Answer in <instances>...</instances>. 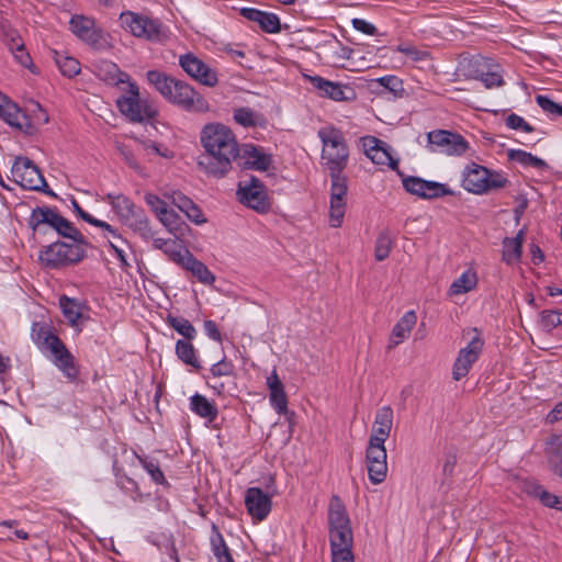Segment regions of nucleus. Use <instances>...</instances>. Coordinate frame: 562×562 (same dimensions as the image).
Listing matches in <instances>:
<instances>
[{"label":"nucleus","mask_w":562,"mask_h":562,"mask_svg":"<svg viewBox=\"0 0 562 562\" xmlns=\"http://www.w3.org/2000/svg\"><path fill=\"white\" fill-rule=\"evenodd\" d=\"M113 85L126 91L128 95H120L115 103L119 111L132 123L149 125L159 131L158 125L166 127L159 120L158 105L148 99L139 97L138 86L130 80V76L122 71L116 64H108V85Z\"/></svg>","instance_id":"1"},{"label":"nucleus","mask_w":562,"mask_h":562,"mask_svg":"<svg viewBox=\"0 0 562 562\" xmlns=\"http://www.w3.org/2000/svg\"><path fill=\"white\" fill-rule=\"evenodd\" d=\"M146 77L156 91L180 109L194 113H204L210 110L209 102L189 83L159 70H149Z\"/></svg>","instance_id":"2"},{"label":"nucleus","mask_w":562,"mask_h":562,"mask_svg":"<svg viewBox=\"0 0 562 562\" xmlns=\"http://www.w3.org/2000/svg\"><path fill=\"white\" fill-rule=\"evenodd\" d=\"M328 526L331 561L353 560L350 519L344 502L337 495H333L329 501Z\"/></svg>","instance_id":"3"},{"label":"nucleus","mask_w":562,"mask_h":562,"mask_svg":"<svg viewBox=\"0 0 562 562\" xmlns=\"http://www.w3.org/2000/svg\"><path fill=\"white\" fill-rule=\"evenodd\" d=\"M204 151L196 158L199 169L209 176L222 178L240 156V143H203Z\"/></svg>","instance_id":"4"},{"label":"nucleus","mask_w":562,"mask_h":562,"mask_svg":"<svg viewBox=\"0 0 562 562\" xmlns=\"http://www.w3.org/2000/svg\"><path fill=\"white\" fill-rule=\"evenodd\" d=\"M32 339L41 350H49L54 357V363L70 380L77 378L78 371L74 363V357L65 344L50 329L40 323L32 326Z\"/></svg>","instance_id":"5"},{"label":"nucleus","mask_w":562,"mask_h":562,"mask_svg":"<svg viewBox=\"0 0 562 562\" xmlns=\"http://www.w3.org/2000/svg\"><path fill=\"white\" fill-rule=\"evenodd\" d=\"M508 180L499 172L472 164L463 173L462 187L472 193L483 194L506 187Z\"/></svg>","instance_id":"6"},{"label":"nucleus","mask_w":562,"mask_h":562,"mask_svg":"<svg viewBox=\"0 0 562 562\" xmlns=\"http://www.w3.org/2000/svg\"><path fill=\"white\" fill-rule=\"evenodd\" d=\"M11 175L13 180L23 189L40 191L47 195L56 196L49 189L41 170L27 157L19 156L15 158L11 168Z\"/></svg>","instance_id":"7"},{"label":"nucleus","mask_w":562,"mask_h":562,"mask_svg":"<svg viewBox=\"0 0 562 562\" xmlns=\"http://www.w3.org/2000/svg\"><path fill=\"white\" fill-rule=\"evenodd\" d=\"M120 20L136 37L159 43L168 38V29L158 19L124 12L120 14Z\"/></svg>","instance_id":"8"},{"label":"nucleus","mask_w":562,"mask_h":562,"mask_svg":"<svg viewBox=\"0 0 562 562\" xmlns=\"http://www.w3.org/2000/svg\"><path fill=\"white\" fill-rule=\"evenodd\" d=\"M83 258V250L78 244L56 241L41 250L38 259L48 269H57L76 263Z\"/></svg>","instance_id":"9"},{"label":"nucleus","mask_w":562,"mask_h":562,"mask_svg":"<svg viewBox=\"0 0 562 562\" xmlns=\"http://www.w3.org/2000/svg\"><path fill=\"white\" fill-rule=\"evenodd\" d=\"M474 336L464 348H461L454 360L452 368V378L454 381H460L467 376L472 366L477 361L484 347V339L481 337V331L473 327L469 330Z\"/></svg>","instance_id":"10"},{"label":"nucleus","mask_w":562,"mask_h":562,"mask_svg":"<svg viewBox=\"0 0 562 562\" xmlns=\"http://www.w3.org/2000/svg\"><path fill=\"white\" fill-rule=\"evenodd\" d=\"M330 206L329 225L340 227L346 212V202L348 193L347 178L341 173L330 175Z\"/></svg>","instance_id":"11"},{"label":"nucleus","mask_w":562,"mask_h":562,"mask_svg":"<svg viewBox=\"0 0 562 562\" xmlns=\"http://www.w3.org/2000/svg\"><path fill=\"white\" fill-rule=\"evenodd\" d=\"M387 453L384 443L372 442L369 440L366 449V462L368 476L372 484L376 485L386 479L387 475Z\"/></svg>","instance_id":"12"},{"label":"nucleus","mask_w":562,"mask_h":562,"mask_svg":"<svg viewBox=\"0 0 562 562\" xmlns=\"http://www.w3.org/2000/svg\"><path fill=\"white\" fill-rule=\"evenodd\" d=\"M179 64L190 77L200 83L207 87L217 85L218 79L216 71L195 55L191 53L182 55L179 59Z\"/></svg>","instance_id":"13"},{"label":"nucleus","mask_w":562,"mask_h":562,"mask_svg":"<svg viewBox=\"0 0 562 562\" xmlns=\"http://www.w3.org/2000/svg\"><path fill=\"white\" fill-rule=\"evenodd\" d=\"M306 79L318 91L321 98H328L334 101H352L356 99V91L347 85L334 82L321 76H306Z\"/></svg>","instance_id":"14"},{"label":"nucleus","mask_w":562,"mask_h":562,"mask_svg":"<svg viewBox=\"0 0 562 562\" xmlns=\"http://www.w3.org/2000/svg\"><path fill=\"white\" fill-rule=\"evenodd\" d=\"M237 193L241 203L257 212L263 213L270 207L262 182L254 176L250 177L249 182L246 186L241 187L239 184Z\"/></svg>","instance_id":"15"},{"label":"nucleus","mask_w":562,"mask_h":562,"mask_svg":"<svg viewBox=\"0 0 562 562\" xmlns=\"http://www.w3.org/2000/svg\"><path fill=\"white\" fill-rule=\"evenodd\" d=\"M404 189L423 199H434L443 196L450 193L445 184L424 180L419 177H407L403 179Z\"/></svg>","instance_id":"16"},{"label":"nucleus","mask_w":562,"mask_h":562,"mask_svg":"<svg viewBox=\"0 0 562 562\" xmlns=\"http://www.w3.org/2000/svg\"><path fill=\"white\" fill-rule=\"evenodd\" d=\"M271 496L259 487H249L245 494V506L256 520H265L271 512Z\"/></svg>","instance_id":"17"},{"label":"nucleus","mask_w":562,"mask_h":562,"mask_svg":"<svg viewBox=\"0 0 562 562\" xmlns=\"http://www.w3.org/2000/svg\"><path fill=\"white\" fill-rule=\"evenodd\" d=\"M237 161L238 166L244 169L267 171L272 164V156L266 154L260 147H256L252 144H245L240 147V156Z\"/></svg>","instance_id":"18"},{"label":"nucleus","mask_w":562,"mask_h":562,"mask_svg":"<svg viewBox=\"0 0 562 562\" xmlns=\"http://www.w3.org/2000/svg\"><path fill=\"white\" fill-rule=\"evenodd\" d=\"M0 117L11 127L22 131L26 135H34L33 123L27 113L23 112L15 103L8 101L5 97H3V103H0Z\"/></svg>","instance_id":"19"},{"label":"nucleus","mask_w":562,"mask_h":562,"mask_svg":"<svg viewBox=\"0 0 562 562\" xmlns=\"http://www.w3.org/2000/svg\"><path fill=\"white\" fill-rule=\"evenodd\" d=\"M348 156L346 143H323L322 160L330 175L341 173L347 166Z\"/></svg>","instance_id":"20"},{"label":"nucleus","mask_w":562,"mask_h":562,"mask_svg":"<svg viewBox=\"0 0 562 562\" xmlns=\"http://www.w3.org/2000/svg\"><path fill=\"white\" fill-rule=\"evenodd\" d=\"M71 32L93 48H98L102 33L94 26V20L85 15H74L69 22Z\"/></svg>","instance_id":"21"},{"label":"nucleus","mask_w":562,"mask_h":562,"mask_svg":"<svg viewBox=\"0 0 562 562\" xmlns=\"http://www.w3.org/2000/svg\"><path fill=\"white\" fill-rule=\"evenodd\" d=\"M239 13L248 21L256 22L265 33L277 34L282 30L280 18L276 13L256 8H241Z\"/></svg>","instance_id":"22"},{"label":"nucleus","mask_w":562,"mask_h":562,"mask_svg":"<svg viewBox=\"0 0 562 562\" xmlns=\"http://www.w3.org/2000/svg\"><path fill=\"white\" fill-rule=\"evenodd\" d=\"M394 412L391 406H383L378 409L369 440L372 442L385 443L393 427Z\"/></svg>","instance_id":"23"},{"label":"nucleus","mask_w":562,"mask_h":562,"mask_svg":"<svg viewBox=\"0 0 562 562\" xmlns=\"http://www.w3.org/2000/svg\"><path fill=\"white\" fill-rule=\"evenodd\" d=\"M178 266L189 271L199 282L211 285L215 282V276L202 261L196 259L189 249L184 250V258H178Z\"/></svg>","instance_id":"24"},{"label":"nucleus","mask_w":562,"mask_h":562,"mask_svg":"<svg viewBox=\"0 0 562 562\" xmlns=\"http://www.w3.org/2000/svg\"><path fill=\"white\" fill-rule=\"evenodd\" d=\"M492 58L484 57L482 55H472L462 57L458 64V72L465 79L479 80L484 71H487L488 65L492 63Z\"/></svg>","instance_id":"25"},{"label":"nucleus","mask_w":562,"mask_h":562,"mask_svg":"<svg viewBox=\"0 0 562 562\" xmlns=\"http://www.w3.org/2000/svg\"><path fill=\"white\" fill-rule=\"evenodd\" d=\"M364 153L367 157L376 165H386L391 169H396L398 166V158L394 157L392 147L389 143H372L370 147H367V143H363Z\"/></svg>","instance_id":"26"},{"label":"nucleus","mask_w":562,"mask_h":562,"mask_svg":"<svg viewBox=\"0 0 562 562\" xmlns=\"http://www.w3.org/2000/svg\"><path fill=\"white\" fill-rule=\"evenodd\" d=\"M61 215L57 213L55 209L48 206H37L32 210L29 218V225L33 232H41L43 225H48L52 228H56L59 225Z\"/></svg>","instance_id":"27"},{"label":"nucleus","mask_w":562,"mask_h":562,"mask_svg":"<svg viewBox=\"0 0 562 562\" xmlns=\"http://www.w3.org/2000/svg\"><path fill=\"white\" fill-rule=\"evenodd\" d=\"M417 322V316L414 311L406 312L400 321L394 325L389 340V349H392L403 342L414 328Z\"/></svg>","instance_id":"28"},{"label":"nucleus","mask_w":562,"mask_h":562,"mask_svg":"<svg viewBox=\"0 0 562 562\" xmlns=\"http://www.w3.org/2000/svg\"><path fill=\"white\" fill-rule=\"evenodd\" d=\"M108 200L110 201L114 214L125 225H128L137 213L142 211L140 209L137 210L133 202L122 194L112 195L108 193Z\"/></svg>","instance_id":"29"},{"label":"nucleus","mask_w":562,"mask_h":562,"mask_svg":"<svg viewBox=\"0 0 562 562\" xmlns=\"http://www.w3.org/2000/svg\"><path fill=\"white\" fill-rule=\"evenodd\" d=\"M525 232L520 229L515 237H506L503 240L502 259L507 265H513L520 260L522 254V244Z\"/></svg>","instance_id":"30"},{"label":"nucleus","mask_w":562,"mask_h":562,"mask_svg":"<svg viewBox=\"0 0 562 562\" xmlns=\"http://www.w3.org/2000/svg\"><path fill=\"white\" fill-rule=\"evenodd\" d=\"M190 409L201 418L212 423L218 415L215 403L209 401L204 395L195 393L190 397Z\"/></svg>","instance_id":"31"},{"label":"nucleus","mask_w":562,"mask_h":562,"mask_svg":"<svg viewBox=\"0 0 562 562\" xmlns=\"http://www.w3.org/2000/svg\"><path fill=\"white\" fill-rule=\"evenodd\" d=\"M546 453L553 472L562 477V435L553 434L549 437Z\"/></svg>","instance_id":"32"},{"label":"nucleus","mask_w":562,"mask_h":562,"mask_svg":"<svg viewBox=\"0 0 562 562\" xmlns=\"http://www.w3.org/2000/svg\"><path fill=\"white\" fill-rule=\"evenodd\" d=\"M192 340L178 339L175 347L177 358L186 366L192 367L195 370L202 368L198 350L191 342Z\"/></svg>","instance_id":"33"},{"label":"nucleus","mask_w":562,"mask_h":562,"mask_svg":"<svg viewBox=\"0 0 562 562\" xmlns=\"http://www.w3.org/2000/svg\"><path fill=\"white\" fill-rule=\"evenodd\" d=\"M200 140H236V136L227 125L215 122L204 125Z\"/></svg>","instance_id":"34"},{"label":"nucleus","mask_w":562,"mask_h":562,"mask_svg":"<svg viewBox=\"0 0 562 562\" xmlns=\"http://www.w3.org/2000/svg\"><path fill=\"white\" fill-rule=\"evenodd\" d=\"M477 285L476 271L469 268L457 278L450 285V293L453 295L464 294L474 290Z\"/></svg>","instance_id":"35"},{"label":"nucleus","mask_w":562,"mask_h":562,"mask_svg":"<svg viewBox=\"0 0 562 562\" xmlns=\"http://www.w3.org/2000/svg\"><path fill=\"white\" fill-rule=\"evenodd\" d=\"M210 542H211V550H212L214 557L216 558L217 562H222V561L227 562V561H229V559L233 558L231 550L224 540L223 535L221 533V531L218 530V528L215 525L212 526V533L210 537Z\"/></svg>","instance_id":"36"},{"label":"nucleus","mask_w":562,"mask_h":562,"mask_svg":"<svg viewBox=\"0 0 562 562\" xmlns=\"http://www.w3.org/2000/svg\"><path fill=\"white\" fill-rule=\"evenodd\" d=\"M159 221L162 225L175 235V237L180 238L184 235L188 226L181 220V217L172 210H166L158 216Z\"/></svg>","instance_id":"37"},{"label":"nucleus","mask_w":562,"mask_h":562,"mask_svg":"<svg viewBox=\"0 0 562 562\" xmlns=\"http://www.w3.org/2000/svg\"><path fill=\"white\" fill-rule=\"evenodd\" d=\"M430 153L446 156H463L470 149L469 143H427Z\"/></svg>","instance_id":"38"},{"label":"nucleus","mask_w":562,"mask_h":562,"mask_svg":"<svg viewBox=\"0 0 562 562\" xmlns=\"http://www.w3.org/2000/svg\"><path fill=\"white\" fill-rule=\"evenodd\" d=\"M166 322L178 334L183 336V339L193 340L198 335L195 327L187 318L169 314Z\"/></svg>","instance_id":"39"},{"label":"nucleus","mask_w":562,"mask_h":562,"mask_svg":"<svg viewBox=\"0 0 562 562\" xmlns=\"http://www.w3.org/2000/svg\"><path fill=\"white\" fill-rule=\"evenodd\" d=\"M527 492L538 497L540 502L547 507L555 509L561 508L562 501L557 495L549 493L537 483H529Z\"/></svg>","instance_id":"40"},{"label":"nucleus","mask_w":562,"mask_h":562,"mask_svg":"<svg viewBox=\"0 0 562 562\" xmlns=\"http://www.w3.org/2000/svg\"><path fill=\"white\" fill-rule=\"evenodd\" d=\"M134 232H136L144 240H151L155 237V232L149 225L148 217L144 211H139L132 222L127 225Z\"/></svg>","instance_id":"41"},{"label":"nucleus","mask_w":562,"mask_h":562,"mask_svg":"<svg viewBox=\"0 0 562 562\" xmlns=\"http://www.w3.org/2000/svg\"><path fill=\"white\" fill-rule=\"evenodd\" d=\"M394 240L389 231H382L375 240L374 257L378 261L386 259L392 250Z\"/></svg>","instance_id":"42"},{"label":"nucleus","mask_w":562,"mask_h":562,"mask_svg":"<svg viewBox=\"0 0 562 562\" xmlns=\"http://www.w3.org/2000/svg\"><path fill=\"white\" fill-rule=\"evenodd\" d=\"M479 80L482 81L486 89L502 87L505 83L501 67L495 64L494 60H492L491 65L487 67V71L485 70L484 75Z\"/></svg>","instance_id":"43"},{"label":"nucleus","mask_w":562,"mask_h":562,"mask_svg":"<svg viewBox=\"0 0 562 562\" xmlns=\"http://www.w3.org/2000/svg\"><path fill=\"white\" fill-rule=\"evenodd\" d=\"M59 306L63 311L65 318L71 324L77 325L78 319L81 317L80 306L74 299L66 295L60 296Z\"/></svg>","instance_id":"44"},{"label":"nucleus","mask_w":562,"mask_h":562,"mask_svg":"<svg viewBox=\"0 0 562 562\" xmlns=\"http://www.w3.org/2000/svg\"><path fill=\"white\" fill-rule=\"evenodd\" d=\"M535 101L538 106L550 117H562V104L557 103L548 95L537 94Z\"/></svg>","instance_id":"45"},{"label":"nucleus","mask_w":562,"mask_h":562,"mask_svg":"<svg viewBox=\"0 0 562 562\" xmlns=\"http://www.w3.org/2000/svg\"><path fill=\"white\" fill-rule=\"evenodd\" d=\"M55 60H56V64H57L59 70L66 77L71 78V77L78 75L80 71V64L74 57L64 56V55L56 53Z\"/></svg>","instance_id":"46"},{"label":"nucleus","mask_w":562,"mask_h":562,"mask_svg":"<svg viewBox=\"0 0 562 562\" xmlns=\"http://www.w3.org/2000/svg\"><path fill=\"white\" fill-rule=\"evenodd\" d=\"M540 325L547 333L562 325V313L554 310H544L540 314Z\"/></svg>","instance_id":"47"},{"label":"nucleus","mask_w":562,"mask_h":562,"mask_svg":"<svg viewBox=\"0 0 562 562\" xmlns=\"http://www.w3.org/2000/svg\"><path fill=\"white\" fill-rule=\"evenodd\" d=\"M269 402L273 409L279 415H284L288 412V397L284 391V386L279 389H273L269 391Z\"/></svg>","instance_id":"48"},{"label":"nucleus","mask_w":562,"mask_h":562,"mask_svg":"<svg viewBox=\"0 0 562 562\" xmlns=\"http://www.w3.org/2000/svg\"><path fill=\"white\" fill-rule=\"evenodd\" d=\"M113 472L115 476L116 485L124 491L126 494L133 495L137 491V483L127 476L125 473H122L117 467L116 460L113 462Z\"/></svg>","instance_id":"49"},{"label":"nucleus","mask_w":562,"mask_h":562,"mask_svg":"<svg viewBox=\"0 0 562 562\" xmlns=\"http://www.w3.org/2000/svg\"><path fill=\"white\" fill-rule=\"evenodd\" d=\"M26 110L29 119L33 123L34 133L37 126L48 123L49 116L38 102L32 101Z\"/></svg>","instance_id":"50"},{"label":"nucleus","mask_w":562,"mask_h":562,"mask_svg":"<svg viewBox=\"0 0 562 562\" xmlns=\"http://www.w3.org/2000/svg\"><path fill=\"white\" fill-rule=\"evenodd\" d=\"M509 157L510 159L516 160L525 166H531L537 169H542L547 167L544 160L522 150H510Z\"/></svg>","instance_id":"51"},{"label":"nucleus","mask_w":562,"mask_h":562,"mask_svg":"<svg viewBox=\"0 0 562 562\" xmlns=\"http://www.w3.org/2000/svg\"><path fill=\"white\" fill-rule=\"evenodd\" d=\"M55 231L59 235H61L66 238H70L74 241H77V243L85 241L82 234L75 227V225L70 221H68L65 217H61V220L59 221V225L56 226Z\"/></svg>","instance_id":"52"},{"label":"nucleus","mask_w":562,"mask_h":562,"mask_svg":"<svg viewBox=\"0 0 562 562\" xmlns=\"http://www.w3.org/2000/svg\"><path fill=\"white\" fill-rule=\"evenodd\" d=\"M259 119L260 116L249 108H239L234 112V120L236 123L245 127L256 126Z\"/></svg>","instance_id":"53"},{"label":"nucleus","mask_w":562,"mask_h":562,"mask_svg":"<svg viewBox=\"0 0 562 562\" xmlns=\"http://www.w3.org/2000/svg\"><path fill=\"white\" fill-rule=\"evenodd\" d=\"M210 374L212 378L233 376L235 374V366L226 357L212 364L210 368Z\"/></svg>","instance_id":"54"},{"label":"nucleus","mask_w":562,"mask_h":562,"mask_svg":"<svg viewBox=\"0 0 562 562\" xmlns=\"http://www.w3.org/2000/svg\"><path fill=\"white\" fill-rule=\"evenodd\" d=\"M139 461L155 483L161 485L167 483L165 475L160 470L158 461L148 458L139 459Z\"/></svg>","instance_id":"55"},{"label":"nucleus","mask_w":562,"mask_h":562,"mask_svg":"<svg viewBox=\"0 0 562 562\" xmlns=\"http://www.w3.org/2000/svg\"><path fill=\"white\" fill-rule=\"evenodd\" d=\"M9 49L12 52L15 60L21 64L25 68H31L33 65L32 58L27 50L25 49L24 43L19 42L16 45L8 44Z\"/></svg>","instance_id":"56"},{"label":"nucleus","mask_w":562,"mask_h":562,"mask_svg":"<svg viewBox=\"0 0 562 562\" xmlns=\"http://www.w3.org/2000/svg\"><path fill=\"white\" fill-rule=\"evenodd\" d=\"M458 457L454 449H448L443 453L442 475L445 480L451 479L454 473Z\"/></svg>","instance_id":"57"},{"label":"nucleus","mask_w":562,"mask_h":562,"mask_svg":"<svg viewBox=\"0 0 562 562\" xmlns=\"http://www.w3.org/2000/svg\"><path fill=\"white\" fill-rule=\"evenodd\" d=\"M505 122H506V126L514 131L531 133L535 130L527 121H525L524 117H521L520 115H518L516 113L509 114L506 117Z\"/></svg>","instance_id":"58"},{"label":"nucleus","mask_w":562,"mask_h":562,"mask_svg":"<svg viewBox=\"0 0 562 562\" xmlns=\"http://www.w3.org/2000/svg\"><path fill=\"white\" fill-rule=\"evenodd\" d=\"M147 155H157L164 158H172L173 150L169 149L166 143H143Z\"/></svg>","instance_id":"59"},{"label":"nucleus","mask_w":562,"mask_h":562,"mask_svg":"<svg viewBox=\"0 0 562 562\" xmlns=\"http://www.w3.org/2000/svg\"><path fill=\"white\" fill-rule=\"evenodd\" d=\"M427 140H465L461 134L448 130H434L426 134Z\"/></svg>","instance_id":"60"},{"label":"nucleus","mask_w":562,"mask_h":562,"mask_svg":"<svg viewBox=\"0 0 562 562\" xmlns=\"http://www.w3.org/2000/svg\"><path fill=\"white\" fill-rule=\"evenodd\" d=\"M71 205H72V209H74V212L77 214L78 217H80L82 221L93 225V226H97V227H101V228H105V222L104 221H101V220H98V218H94L93 216H91L88 212H86L81 206L80 204L77 202L76 199H71Z\"/></svg>","instance_id":"61"},{"label":"nucleus","mask_w":562,"mask_h":562,"mask_svg":"<svg viewBox=\"0 0 562 562\" xmlns=\"http://www.w3.org/2000/svg\"><path fill=\"white\" fill-rule=\"evenodd\" d=\"M396 50L405 54L414 61L425 60L429 54L426 50H419L417 47L408 44H400Z\"/></svg>","instance_id":"62"},{"label":"nucleus","mask_w":562,"mask_h":562,"mask_svg":"<svg viewBox=\"0 0 562 562\" xmlns=\"http://www.w3.org/2000/svg\"><path fill=\"white\" fill-rule=\"evenodd\" d=\"M108 256H111L112 258L116 259L117 262H119V266L121 268H126L128 267V262H127V254H126V250L117 245H114L110 241H108Z\"/></svg>","instance_id":"63"},{"label":"nucleus","mask_w":562,"mask_h":562,"mask_svg":"<svg viewBox=\"0 0 562 562\" xmlns=\"http://www.w3.org/2000/svg\"><path fill=\"white\" fill-rule=\"evenodd\" d=\"M145 202L157 214V216L168 209L166 202L154 193L145 194Z\"/></svg>","instance_id":"64"}]
</instances>
